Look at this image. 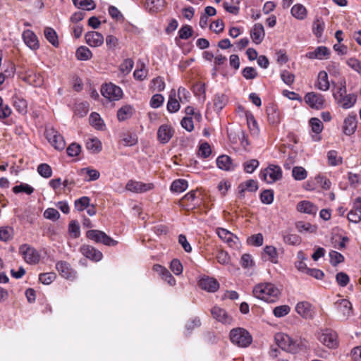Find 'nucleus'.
<instances>
[{
	"mask_svg": "<svg viewBox=\"0 0 361 361\" xmlns=\"http://www.w3.org/2000/svg\"><path fill=\"white\" fill-rule=\"evenodd\" d=\"M253 296L267 303L277 302L281 295V289L271 282H261L254 286Z\"/></svg>",
	"mask_w": 361,
	"mask_h": 361,
	"instance_id": "nucleus-1",
	"label": "nucleus"
},
{
	"mask_svg": "<svg viewBox=\"0 0 361 361\" xmlns=\"http://www.w3.org/2000/svg\"><path fill=\"white\" fill-rule=\"evenodd\" d=\"M275 340L279 347L292 353H296L307 346L306 340L300 338L294 339L284 333L276 334Z\"/></svg>",
	"mask_w": 361,
	"mask_h": 361,
	"instance_id": "nucleus-2",
	"label": "nucleus"
},
{
	"mask_svg": "<svg viewBox=\"0 0 361 361\" xmlns=\"http://www.w3.org/2000/svg\"><path fill=\"white\" fill-rule=\"evenodd\" d=\"M229 337L231 342L239 348H247L252 343V336L250 333L241 327L231 330Z\"/></svg>",
	"mask_w": 361,
	"mask_h": 361,
	"instance_id": "nucleus-3",
	"label": "nucleus"
},
{
	"mask_svg": "<svg viewBox=\"0 0 361 361\" xmlns=\"http://www.w3.org/2000/svg\"><path fill=\"white\" fill-rule=\"evenodd\" d=\"M331 185V183L329 179L324 175L318 174L306 181L304 185V188L309 191L315 190L319 188L327 190L330 189Z\"/></svg>",
	"mask_w": 361,
	"mask_h": 361,
	"instance_id": "nucleus-4",
	"label": "nucleus"
},
{
	"mask_svg": "<svg viewBox=\"0 0 361 361\" xmlns=\"http://www.w3.org/2000/svg\"><path fill=\"white\" fill-rule=\"evenodd\" d=\"M259 178L267 183H274L282 178V170L279 166L271 164L260 171Z\"/></svg>",
	"mask_w": 361,
	"mask_h": 361,
	"instance_id": "nucleus-5",
	"label": "nucleus"
},
{
	"mask_svg": "<svg viewBox=\"0 0 361 361\" xmlns=\"http://www.w3.org/2000/svg\"><path fill=\"white\" fill-rule=\"evenodd\" d=\"M317 339L325 346L335 348L338 346L337 334L331 329H322L317 332Z\"/></svg>",
	"mask_w": 361,
	"mask_h": 361,
	"instance_id": "nucleus-6",
	"label": "nucleus"
},
{
	"mask_svg": "<svg viewBox=\"0 0 361 361\" xmlns=\"http://www.w3.org/2000/svg\"><path fill=\"white\" fill-rule=\"evenodd\" d=\"M48 142L57 150H62L66 146L63 136L54 128H48L45 130Z\"/></svg>",
	"mask_w": 361,
	"mask_h": 361,
	"instance_id": "nucleus-7",
	"label": "nucleus"
},
{
	"mask_svg": "<svg viewBox=\"0 0 361 361\" xmlns=\"http://www.w3.org/2000/svg\"><path fill=\"white\" fill-rule=\"evenodd\" d=\"M86 235L89 239L105 245L115 246L117 245V241L99 230H90L86 233Z\"/></svg>",
	"mask_w": 361,
	"mask_h": 361,
	"instance_id": "nucleus-8",
	"label": "nucleus"
},
{
	"mask_svg": "<svg viewBox=\"0 0 361 361\" xmlns=\"http://www.w3.org/2000/svg\"><path fill=\"white\" fill-rule=\"evenodd\" d=\"M102 95L111 101L118 100L122 97L123 91L118 87L112 83L106 84L101 90Z\"/></svg>",
	"mask_w": 361,
	"mask_h": 361,
	"instance_id": "nucleus-9",
	"label": "nucleus"
},
{
	"mask_svg": "<svg viewBox=\"0 0 361 361\" xmlns=\"http://www.w3.org/2000/svg\"><path fill=\"white\" fill-rule=\"evenodd\" d=\"M305 102L312 109H321L324 107L325 99L321 94L308 92L304 97Z\"/></svg>",
	"mask_w": 361,
	"mask_h": 361,
	"instance_id": "nucleus-10",
	"label": "nucleus"
},
{
	"mask_svg": "<svg viewBox=\"0 0 361 361\" xmlns=\"http://www.w3.org/2000/svg\"><path fill=\"white\" fill-rule=\"evenodd\" d=\"M20 252L23 256L25 261L28 264H37L39 262L40 255L34 248L27 245L20 247Z\"/></svg>",
	"mask_w": 361,
	"mask_h": 361,
	"instance_id": "nucleus-11",
	"label": "nucleus"
},
{
	"mask_svg": "<svg viewBox=\"0 0 361 361\" xmlns=\"http://www.w3.org/2000/svg\"><path fill=\"white\" fill-rule=\"evenodd\" d=\"M218 236L231 247L237 248L239 245V240L236 235L230 232L229 231L218 228L216 230Z\"/></svg>",
	"mask_w": 361,
	"mask_h": 361,
	"instance_id": "nucleus-12",
	"label": "nucleus"
},
{
	"mask_svg": "<svg viewBox=\"0 0 361 361\" xmlns=\"http://www.w3.org/2000/svg\"><path fill=\"white\" fill-rule=\"evenodd\" d=\"M335 307L343 319H347L353 314V306L347 299H341L334 303Z\"/></svg>",
	"mask_w": 361,
	"mask_h": 361,
	"instance_id": "nucleus-13",
	"label": "nucleus"
},
{
	"mask_svg": "<svg viewBox=\"0 0 361 361\" xmlns=\"http://www.w3.org/2000/svg\"><path fill=\"white\" fill-rule=\"evenodd\" d=\"M153 183H145L143 182L133 180H129L126 185V189L127 190L135 193L145 192L149 190H151L152 189H153Z\"/></svg>",
	"mask_w": 361,
	"mask_h": 361,
	"instance_id": "nucleus-14",
	"label": "nucleus"
},
{
	"mask_svg": "<svg viewBox=\"0 0 361 361\" xmlns=\"http://www.w3.org/2000/svg\"><path fill=\"white\" fill-rule=\"evenodd\" d=\"M175 130L169 124H163L157 130V140L161 144L168 143L173 136Z\"/></svg>",
	"mask_w": 361,
	"mask_h": 361,
	"instance_id": "nucleus-15",
	"label": "nucleus"
},
{
	"mask_svg": "<svg viewBox=\"0 0 361 361\" xmlns=\"http://www.w3.org/2000/svg\"><path fill=\"white\" fill-rule=\"evenodd\" d=\"M211 314L214 319L224 324H231L232 323V317L224 309L220 307H213L211 310Z\"/></svg>",
	"mask_w": 361,
	"mask_h": 361,
	"instance_id": "nucleus-16",
	"label": "nucleus"
},
{
	"mask_svg": "<svg viewBox=\"0 0 361 361\" xmlns=\"http://www.w3.org/2000/svg\"><path fill=\"white\" fill-rule=\"evenodd\" d=\"M86 43L91 47H99L104 44V36L99 32L90 31L85 35Z\"/></svg>",
	"mask_w": 361,
	"mask_h": 361,
	"instance_id": "nucleus-17",
	"label": "nucleus"
},
{
	"mask_svg": "<svg viewBox=\"0 0 361 361\" xmlns=\"http://www.w3.org/2000/svg\"><path fill=\"white\" fill-rule=\"evenodd\" d=\"M250 35L254 44H260L265 37V31L262 24L255 23L250 31Z\"/></svg>",
	"mask_w": 361,
	"mask_h": 361,
	"instance_id": "nucleus-18",
	"label": "nucleus"
},
{
	"mask_svg": "<svg viewBox=\"0 0 361 361\" xmlns=\"http://www.w3.org/2000/svg\"><path fill=\"white\" fill-rule=\"evenodd\" d=\"M22 37L24 43L32 50L36 51L39 48V42L33 31L26 30L23 31Z\"/></svg>",
	"mask_w": 361,
	"mask_h": 361,
	"instance_id": "nucleus-19",
	"label": "nucleus"
},
{
	"mask_svg": "<svg viewBox=\"0 0 361 361\" xmlns=\"http://www.w3.org/2000/svg\"><path fill=\"white\" fill-rule=\"evenodd\" d=\"M296 312L302 318L311 319L314 317V311L312 305L306 301L299 302L295 306Z\"/></svg>",
	"mask_w": 361,
	"mask_h": 361,
	"instance_id": "nucleus-20",
	"label": "nucleus"
},
{
	"mask_svg": "<svg viewBox=\"0 0 361 361\" xmlns=\"http://www.w3.org/2000/svg\"><path fill=\"white\" fill-rule=\"evenodd\" d=\"M350 222L357 224L361 221V198L357 197L355 200L350 211L347 215Z\"/></svg>",
	"mask_w": 361,
	"mask_h": 361,
	"instance_id": "nucleus-21",
	"label": "nucleus"
},
{
	"mask_svg": "<svg viewBox=\"0 0 361 361\" xmlns=\"http://www.w3.org/2000/svg\"><path fill=\"white\" fill-rule=\"evenodd\" d=\"M357 129L356 114H349L343 121V132L345 135L350 136L355 133Z\"/></svg>",
	"mask_w": 361,
	"mask_h": 361,
	"instance_id": "nucleus-22",
	"label": "nucleus"
},
{
	"mask_svg": "<svg viewBox=\"0 0 361 361\" xmlns=\"http://www.w3.org/2000/svg\"><path fill=\"white\" fill-rule=\"evenodd\" d=\"M336 103L344 109L352 108L357 102V95L355 94H345L341 97L334 98Z\"/></svg>",
	"mask_w": 361,
	"mask_h": 361,
	"instance_id": "nucleus-23",
	"label": "nucleus"
},
{
	"mask_svg": "<svg viewBox=\"0 0 361 361\" xmlns=\"http://www.w3.org/2000/svg\"><path fill=\"white\" fill-rule=\"evenodd\" d=\"M81 253L87 258L98 262L102 258V253L93 247L84 245L80 247Z\"/></svg>",
	"mask_w": 361,
	"mask_h": 361,
	"instance_id": "nucleus-24",
	"label": "nucleus"
},
{
	"mask_svg": "<svg viewBox=\"0 0 361 361\" xmlns=\"http://www.w3.org/2000/svg\"><path fill=\"white\" fill-rule=\"evenodd\" d=\"M153 270L157 272L161 277V279L166 281L170 286H173L176 285V279L171 274L169 271L167 270L165 267L159 264H155L153 267Z\"/></svg>",
	"mask_w": 361,
	"mask_h": 361,
	"instance_id": "nucleus-25",
	"label": "nucleus"
},
{
	"mask_svg": "<svg viewBox=\"0 0 361 361\" xmlns=\"http://www.w3.org/2000/svg\"><path fill=\"white\" fill-rule=\"evenodd\" d=\"M309 124L311 127L312 132L314 133V135H312V140L314 142L319 141L321 140L319 134L324 128L322 122L317 118H312L309 121Z\"/></svg>",
	"mask_w": 361,
	"mask_h": 361,
	"instance_id": "nucleus-26",
	"label": "nucleus"
},
{
	"mask_svg": "<svg viewBox=\"0 0 361 361\" xmlns=\"http://www.w3.org/2000/svg\"><path fill=\"white\" fill-rule=\"evenodd\" d=\"M199 286L202 289L208 292H215L219 288L218 281L209 277L202 278L199 281Z\"/></svg>",
	"mask_w": 361,
	"mask_h": 361,
	"instance_id": "nucleus-27",
	"label": "nucleus"
},
{
	"mask_svg": "<svg viewBox=\"0 0 361 361\" xmlns=\"http://www.w3.org/2000/svg\"><path fill=\"white\" fill-rule=\"evenodd\" d=\"M258 189L257 181L254 180H248L241 183L238 187V196L242 198L245 196L246 191L255 192Z\"/></svg>",
	"mask_w": 361,
	"mask_h": 361,
	"instance_id": "nucleus-28",
	"label": "nucleus"
},
{
	"mask_svg": "<svg viewBox=\"0 0 361 361\" xmlns=\"http://www.w3.org/2000/svg\"><path fill=\"white\" fill-rule=\"evenodd\" d=\"M56 268L60 275L65 279H71L75 277V272L71 268L69 264L66 262H58Z\"/></svg>",
	"mask_w": 361,
	"mask_h": 361,
	"instance_id": "nucleus-29",
	"label": "nucleus"
},
{
	"mask_svg": "<svg viewBox=\"0 0 361 361\" xmlns=\"http://www.w3.org/2000/svg\"><path fill=\"white\" fill-rule=\"evenodd\" d=\"M315 87L321 91H327L329 90L330 83L328 74L324 71H321L318 73L317 80L315 82Z\"/></svg>",
	"mask_w": 361,
	"mask_h": 361,
	"instance_id": "nucleus-30",
	"label": "nucleus"
},
{
	"mask_svg": "<svg viewBox=\"0 0 361 361\" xmlns=\"http://www.w3.org/2000/svg\"><path fill=\"white\" fill-rule=\"evenodd\" d=\"M290 13L293 17L298 20H303L307 17V10L302 4H294L291 9Z\"/></svg>",
	"mask_w": 361,
	"mask_h": 361,
	"instance_id": "nucleus-31",
	"label": "nucleus"
},
{
	"mask_svg": "<svg viewBox=\"0 0 361 361\" xmlns=\"http://www.w3.org/2000/svg\"><path fill=\"white\" fill-rule=\"evenodd\" d=\"M296 208L298 212L308 214H315L318 210L316 205L307 200L298 202Z\"/></svg>",
	"mask_w": 361,
	"mask_h": 361,
	"instance_id": "nucleus-32",
	"label": "nucleus"
},
{
	"mask_svg": "<svg viewBox=\"0 0 361 361\" xmlns=\"http://www.w3.org/2000/svg\"><path fill=\"white\" fill-rule=\"evenodd\" d=\"M329 51L326 47L321 46L317 47L314 51L307 53L306 56L310 59H317L322 60L327 59L329 56Z\"/></svg>",
	"mask_w": 361,
	"mask_h": 361,
	"instance_id": "nucleus-33",
	"label": "nucleus"
},
{
	"mask_svg": "<svg viewBox=\"0 0 361 361\" xmlns=\"http://www.w3.org/2000/svg\"><path fill=\"white\" fill-rule=\"evenodd\" d=\"M216 165L219 169L224 171H232L235 169L230 157L227 155H221L216 159Z\"/></svg>",
	"mask_w": 361,
	"mask_h": 361,
	"instance_id": "nucleus-34",
	"label": "nucleus"
},
{
	"mask_svg": "<svg viewBox=\"0 0 361 361\" xmlns=\"http://www.w3.org/2000/svg\"><path fill=\"white\" fill-rule=\"evenodd\" d=\"M86 148L92 153L97 154L102 151V145L99 138L91 137L87 139Z\"/></svg>",
	"mask_w": 361,
	"mask_h": 361,
	"instance_id": "nucleus-35",
	"label": "nucleus"
},
{
	"mask_svg": "<svg viewBox=\"0 0 361 361\" xmlns=\"http://www.w3.org/2000/svg\"><path fill=\"white\" fill-rule=\"evenodd\" d=\"M180 101L176 97V92L172 90L170 92L167 103V109L171 113L177 112L180 109Z\"/></svg>",
	"mask_w": 361,
	"mask_h": 361,
	"instance_id": "nucleus-36",
	"label": "nucleus"
},
{
	"mask_svg": "<svg viewBox=\"0 0 361 361\" xmlns=\"http://www.w3.org/2000/svg\"><path fill=\"white\" fill-rule=\"evenodd\" d=\"M267 112L268 121L269 122V123L272 125H278L281 122V114L274 106H271L268 107Z\"/></svg>",
	"mask_w": 361,
	"mask_h": 361,
	"instance_id": "nucleus-37",
	"label": "nucleus"
},
{
	"mask_svg": "<svg viewBox=\"0 0 361 361\" xmlns=\"http://www.w3.org/2000/svg\"><path fill=\"white\" fill-rule=\"evenodd\" d=\"M165 4V0H147L145 3L147 9L152 13H157L162 10Z\"/></svg>",
	"mask_w": 361,
	"mask_h": 361,
	"instance_id": "nucleus-38",
	"label": "nucleus"
},
{
	"mask_svg": "<svg viewBox=\"0 0 361 361\" xmlns=\"http://www.w3.org/2000/svg\"><path fill=\"white\" fill-rule=\"evenodd\" d=\"M13 106L16 108V111H18L19 113L22 114H25L27 113V103L25 99H24L23 97L15 95L13 97Z\"/></svg>",
	"mask_w": 361,
	"mask_h": 361,
	"instance_id": "nucleus-39",
	"label": "nucleus"
},
{
	"mask_svg": "<svg viewBox=\"0 0 361 361\" xmlns=\"http://www.w3.org/2000/svg\"><path fill=\"white\" fill-rule=\"evenodd\" d=\"M295 227L298 231L301 233H313L317 231V226L315 225L302 221L297 222Z\"/></svg>",
	"mask_w": 361,
	"mask_h": 361,
	"instance_id": "nucleus-40",
	"label": "nucleus"
},
{
	"mask_svg": "<svg viewBox=\"0 0 361 361\" xmlns=\"http://www.w3.org/2000/svg\"><path fill=\"white\" fill-rule=\"evenodd\" d=\"M92 52L85 46L79 47L75 51V57L80 61H88L92 58Z\"/></svg>",
	"mask_w": 361,
	"mask_h": 361,
	"instance_id": "nucleus-41",
	"label": "nucleus"
},
{
	"mask_svg": "<svg viewBox=\"0 0 361 361\" xmlns=\"http://www.w3.org/2000/svg\"><path fill=\"white\" fill-rule=\"evenodd\" d=\"M264 257L274 264L278 263L276 248L271 245L266 246L264 249Z\"/></svg>",
	"mask_w": 361,
	"mask_h": 361,
	"instance_id": "nucleus-42",
	"label": "nucleus"
},
{
	"mask_svg": "<svg viewBox=\"0 0 361 361\" xmlns=\"http://www.w3.org/2000/svg\"><path fill=\"white\" fill-rule=\"evenodd\" d=\"M328 164L331 166H336L343 163V158L336 150H330L327 152Z\"/></svg>",
	"mask_w": 361,
	"mask_h": 361,
	"instance_id": "nucleus-43",
	"label": "nucleus"
},
{
	"mask_svg": "<svg viewBox=\"0 0 361 361\" xmlns=\"http://www.w3.org/2000/svg\"><path fill=\"white\" fill-rule=\"evenodd\" d=\"M134 112L133 108L130 105H126L118 109L117 117L120 121H125L130 118Z\"/></svg>",
	"mask_w": 361,
	"mask_h": 361,
	"instance_id": "nucleus-44",
	"label": "nucleus"
},
{
	"mask_svg": "<svg viewBox=\"0 0 361 361\" xmlns=\"http://www.w3.org/2000/svg\"><path fill=\"white\" fill-rule=\"evenodd\" d=\"M45 38L54 47H57L59 44L58 35L56 31L51 27H46L44 31Z\"/></svg>",
	"mask_w": 361,
	"mask_h": 361,
	"instance_id": "nucleus-45",
	"label": "nucleus"
},
{
	"mask_svg": "<svg viewBox=\"0 0 361 361\" xmlns=\"http://www.w3.org/2000/svg\"><path fill=\"white\" fill-rule=\"evenodd\" d=\"M228 102L227 97L224 94H216L214 97V106L216 111H221Z\"/></svg>",
	"mask_w": 361,
	"mask_h": 361,
	"instance_id": "nucleus-46",
	"label": "nucleus"
},
{
	"mask_svg": "<svg viewBox=\"0 0 361 361\" xmlns=\"http://www.w3.org/2000/svg\"><path fill=\"white\" fill-rule=\"evenodd\" d=\"M75 7L90 11L95 8V4L93 0H72Z\"/></svg>",
	"mask_w": 361,
	"mask_h": 361,
	"instance_id": "nucleus-47",
	"label": "nucleus"
},
{
	"mask_svg": "<svg viewBox=\"0 0 361 361\" xmlns=\"http://www.w3.org/2000/svg\"><path fill=\"white\" fill-rule=\"evenodd\" d=\"M90 123L97 130H103L104 123L100 115L96 112H93L90 116Z\"/></svg>",
	"mask_w": 361,
	"mask_h": 361,
	"instance_id": "nucleus-48",
	"label": "nucleus"
},
{
	"mask_svg": "<svg viewBox=\"0 0 361 361\" xmlns=\"http://www.w3.org/2000/svg\"><path fill=\"white\" fill-rule=\"evenodd\" d=\"M325 27V25L322 18H316L312 25V32L317 37H321L324 30Z\"/></svg>",
	"mask_w": 361,
	"mask_h": 361,
	"instance_id": "nucleus-49",
	"label": "nucleus"
},
{
	"mask_svg": "<svg viewBox=\"0 0 361 361\" xmlns=\"http://www.w3.org/2000/svg\"><path fill=\"white\" fill-rule=\"evenodd\" d=\"M292 176L296 180H303L307 177V171L302 166H294L292 169Z\"/></svg>",
	"mask_w": 361,
	"mask_h": 361,
	"instance_id": "nucleus-50",
	"label": "nucleus"
},
{
	"mask_svg": "<svg viewBox=\"0 0 361 361\" xmlns=\"http://www.w3.org/2000/svg\"><path fill=\"white\" fill-rule=\"evenodd\" d=\"M150 90L153 92H161L165 88V82L164 78L161 77H157L154 78L149 85Z\"/></svg>",
	"mask_w": 361,
	"mask_h": 361,
	"instance_id": "nucleus-51",
	"label": "nucleus"
},
{
	"mask_svg": "<svg viewBox=\"0 0 361 361\" xmlns=\"http://www.w3.org/2000/svg\"><path fill=\"white\" fill-rule=\"evenodd\" d=\"M187 188L188 182L183 179L176 180L172 183L171 185V190L178 193L185 191Z\"/></svg>",
	"mask_w": 361,
	"mask_h": 361,
	"instance_id": "nucleus-52",
	"label": "nucleus"
},
{
	"mask_svg": "<svg viewBox=\"0 0 361 361\" xmlns=\"http://www.w3.org/2000/svg\"><path fill=\"white\" fill-rule=\"evenodd\" d=\"M68 233L73 238H77L80 235V228L77 221L73 220L68 225Z\"/></svg>",
	"mask_w": 361,
	"mask_h": 361,
	"instance_id": "nucleus-53",
	"label": "nucleus"
},
{
	"mask_svg": "<svg viewBox=\"0 0 361 361\" xmlns=\"http://www.w3.org/2000/svg\"><path fill=\"white\" fill-rule=\"evenodd\" d=\"M90 200L88 197L83 196L75 201V208L79 212L85 210L89 207Z\"/></svg>",
	"mask_w": 361,
	"mask_h": 361,
	"instance_id": "nucleus-54",
	"label": "nucleus"
},
{
	"mask_svg": "<svg viewBox=\"0 0 361 361\" xmlns=\"http://www.w3.org/2000/svg\"><path fill=\"white\" fill-rule=\"evenodd\" d=\"M37 172L41 176L45 178H49L52 175V169L47 164H40L37 166Z\"/></svg>",
	"mask_w": 361,
	"mask_h": 361,
	"instance_id": "nucleus-55",
	"label": "nucleus"
},
{
	"mask_svg": "<svg viewBox=\"0 0 361 361\" xmlns=\"http://www.w3.org/2000/svg\"><path fill=\"white\" fill-rule=\"evenodd\" d=\"M34 188L28 184L21 183L18 185H16L13 188V192L14 193L25 192L27 195H30L33 192Z\"/></svg>",
	"mask_w": 361,
	"mask_h": 361,
	"instance_id": "nucleus-56",
	"label": "nucleus"
},
{
	"mask_svg": "<svg viewBox=\"0 0 361 361\" xmlns=\"http://www.w3.org/2000/svg\"><path fill=\"white\" fill-rule=\"evenodd\" d=\"M176 97L181 103L184 104L189 102L190 94L185 87H180L178 90Z\"/></svg>",
	"mask_w": 361,
	"mask_h": 361,
	"instance_id": "nucleus-57",
	"label": "nucleus"
},
{
	"mask_svg": "<svg viewBox=\"0 0 361 361\" xmlns=\"http://www.w3.org/2000/svg\"><path fill=\"white\" fill-rule=\"evenodd\" d=\"M290 311V307L287 305L276 307L273 310V314L276 317H283L287 315Z\"/></svg>",
	"mask_w": 361,
	"mask_h": 361,
	"instance_id": "nucleus-58",
	"label": "nucleus"
},
{
	"mask_svg": "<svg viewBox=\"0 0 361 361\" xmlns=\"http://www.w3.org/2000/svg\"><path fill=\"white\" fill-rule=\"evenodd\" d=\"M283 241L290 245H298L300 243L301 239L296 234L287 233L283 235Z\"/></svg>",
	"mask_w": 361,
	"mask_h": 361,
	"instance_id": "nucleus-59",
	"label": "nucleus"
},
{
	"mask_svg": "<svg viewBox=\"0 0 361 361\" xmlns=\"http://www.w3.org/2000/svg\"><path fill=\"white\" fill-rule=\"evenodd\" d=\"M89 111V104L87 102H82L76 104L75 107V114L80 117L85 116Z\"/></svg>",
	"mask_w": 361,
	"mask_h": 361,
	"instance_id": "nucleus-60",
	"label": "nucleus"
},
{
	"mask_svg": "<svg viewBox=\"0 0 361 361\" xmlns=\"http://www.w3.org/2000/svg\"><path fill=\"white\" fill-rule=\"evenodd\" d=\"M259 165V163L257 159H250L243 164L244 171L247 173H252Z\"/></svg>",
	"mask_w": 361,
	"mask_h": 361,
	"instance_id": "nucleus-61",
	"label": "nucleus"
},
{
	"mask_svg": "<svg viewBox=\"0 0 361 361\" xmlns=\"http://www.w3.org/2000/svg\"><path fill=\"white\" fill-rule=\"evenodd\" d=\"M330 262L332 265L336 266L344 260V257L337 251L332 250L329 252Z\"/></svg>",
	"mask_w": 361,
	"mask_h": 361,
	"instance_id": "nucleus-62",
	"label": "nucleus"
},
{
	"mask_svg": "<svg viewBox=\"0 0 361 361\" xmlns=\"http://www.w3.org/2000/svg\"><path fill=\"white\" fill-rule=\"evenodd\" d=\"M56 274L54 272H48L41 274L39 276V280L44 284L49 285L51 283L56 279Z\"/></svg>",
	"mask_w": 361,
	"mask_h": 361,
	"instance_id": "nucleus-63",
	"label": "nucleus"
},
{
	"mask_svg": "<svg viewBox=\"0 0 361 361\" xmlns=\"http://www.w3.org/2000/svg\"><path fill=\"white\" fill-rule=\"evenodd\" d=\"M13 235V229L11 227L3 226L0 228V240L2 241L9 240Z\"/></svg>",
	"mask_w": 361,
	"mask_h": 361,
	"instance_id": "nucleus-64",
	"label": "nucleus"
}]
</instances>
